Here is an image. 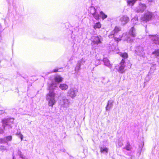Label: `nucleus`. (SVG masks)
Listing matches in <instances>:
<instances>
[{"label": "nucleus", "mask_w": 159, "mask_h": 159, "mask_svg": "<svg viewBox=\"0 0 159 159\" xmlns=\"http://www.w3.org/2000/svg\"><path fill=\"white\" fill-rule=\"evenodd\" d=\"M55 81L57 82H61L62 80L63 79L59 75L56 76L55 78Z\"/></svg>", "instance_id": "nucleus-18"}, {"label": "nucleus", "mask_w": 159, "mask_h": 159, "mask_svg": "<svg viewBox=\"0 0 159 159\" xmlns=\"http://www.w3.org/2000/svg\"><path fill=\"white\" fill-rule=\"evenodd\" d=\"M150 38L155 44H159V37L158 35H149Z\"/></svg>", "instance_id": "nucleus-13"}, {"label": "nucleus", "mask_w": 159, "mask_h": 159, "mask_svg": "<svg viewBox=\"0 0 159 159\" xmlns=\"http://www.w3.org/2000/svg\"><path fill=\"white\" fill-rule=\"evenodd\" d=\"M96 62H99V61L98 60H97V61H96Z\"/></svg>", "instance_id": "nucleus-42"}, {"label": "nucleus", "mask_w": 159, "mask_h": 159, "mask_svg": "<svg viewBox=\"0 0 159 159\" xmlns=\"http://www.w3.org/2000/svg\"><path fill=\"white\" fill-rule=\"evenodd\" d=\"M57 84L52 83L49 87V92L46 95V99L48 102V105L52 108L56 102L55 99V94L53 89H55L57 86Z\"/></svg>", "instance_id": "nucleus-1"}, {"label": "nucleus", "mask_w": 159, "mask_h": 159, "mask_svg": "<svg viewBox=\"0 0 159 159\" xmlns=\"http://www.w3.org/2000/svg\"><path fill=\"white\" fill-rule=\"evenodd\" d=\"M81 66L79 64H78L77 63L75 69V70L76 71H78L80 69Z\"/></svg>", "instance_id": "nucleus-27"}, {"label": "nucleus", "mask_w": 159, "mask_h": 159, "mask_svg": "<svg viewBox=\"0 0 159 159\" xmlns=\"http://www.w3.org/2000/svg\"><path fill=\"white\" fill-rule=\"evenodd\" d=\"M126 40L127 41V42L130 43L132 42L133 39L132 38H130L128 36L126 37Z\"/></svg>", "instance_id": "nucleus-26"}, {"label": "nucleus", "mask_w": 159, "mask_h": 159, "mask_svg": "<svg viewBox=\"0 0 159 159\" xmlns=\"http://www.w3.org/2000/svg\"><path fill=\"white\" fill-rule=\"evenodd\" d=\"M100 15L101 16L102 18L103 19L106 18L107 17V16L104 14L103 12L101 11L100 12Z\"/></svg>", "instance_id": "nucleus-25"}, {"label": "nucleus", "mask_w": 159, "mask_h": 159, "mask_svg": "<svg viewBox=\"0 0 159 159\" xmlns=\"http://www.w3.org/2000/svg\"><path fill=\"white\" fill-rule=\"evenodd\" d=\"M114 30L115 31V32L117 33L118 31H119L120 30V28H119L117 26H116L115 27V28Z\"/></svg>", "instance_id": "nucleus-31"}, {"label": "nucleus", "mask_w": 159, "mask_h": 159, "mask_svg": "<svg viewBox=\"0 0 159 159\" xmlns=\"http://www.w3.org/2000/svg\"><path fill=\"white\" fill-rule=\"evenodd\" d=\"M116 33L115 32V31L113 30V31H112L111 33V34L114 35H115V34Z\"/></svg>", "instance_id": "nucleus-35"}, {"label": "nucleus", "mask_w": 159, "mask_h": 159, "mask_svg": "<svg viewBox=\"0 0 159 159\" xmlns=\"http://www.w3.org/2000/svg\"><path fill=\"white\" fill-rule=\"evenodd\" d=\"M103 61L105 66L110 67L111 66V65L110 63L109 60L107 58H104L103 60Z\"/></svg>", "instance_id": "nucleus-16"}, {"label": "nucleus", "mask_w": 159, "mask_h": 159, "mask_svg": "<svg viewBox=\"0 0 159 159\" xmlns=\"http://www.w3.org/2000/svg\"><path fill=\"white\" fill-rule=\"evenodd\" d=\"M77 90L75 89L70 88L67 92V95L73 99L76 96Z\"/></svg>", "instance_id": "nucleus-4"}, {"label": "nucleus", "mask_w": 159, "mask_h": 159, "mask_svg": "<svg viewBox=\"0 0 159 159\" xmlns=\"http://www.w3.org/2000/svg\"><path fill=\"white\" fill-rule=\"evenodd\" d=\"M149 2H152L153 0H148Z\"/></svg>", "instance_id": "nucleus-41"}, {"label": "nucleus", "mask_w": 159, "mask_h": 159, "mask_svg": "<svg viewBox=\"0 0 159 159\" xmlns=\"http://www.w3.org/2000/svg\"><path fill=\"white\" fill-rule=\"evenodd\" d=\"M136 29L134 27L131 28L129 32V34L132 37L134 38L136 36Z\"/></svg>", "instance_id": "nucleus-12"}, {"label": "nucleus", "mask_w": 159, "mask_h": 159, "mask_svg": "<svg viewBox=\"0 0 159 159\" xmlns=\"http://www.w3.org/2000/svg\"><path fill=\"white\" fill-rule=\"evenodd\" d=\"M6 139L7 140L10 141L11 140L12 137L11 136H7L6 137Z\"/></svg>", "instance_id": "nucleus-32"}, {"label": "nucleus", "mask_w": 159, "mask_h": 159, "mask_svg": "<svg viewBox=\"0 0 159 159\" xmlns=\"http://www.w3.org/2000/svg\"><path fill=\"white\" fill-rule=\"evenodd\" d=\"M91 13L96 20H98L99 18V15L97 12V10L93 7H92L91 8Z\"/></svg>", "instance_id": "nucleus-9"}, {"label": "nucleus", "mask_w": 159, "mask_h": 159, "mask_svg": "<svg viewBox=\"0 0 159 159\" xmlns=\"http://www.w3.org/2000/svg\"><path fill=\"white\" fill-rule=\"evenodd\" d=\"M108 148H100V152L102 153H105V152H106L107 153L108 152Z\"/></svg>", "instance_id": "nucleus-21"}, {"label": "nucleus", "mask_w": 159, "mask_h": 159, "mask_svg": "<svg viewBox=\"0 0 159 159\" xmlns=\"http://www.w3.org/2000/svg\"><path fill=\"white\" fill-rule=\"evenodd\" d=\"M125 60L122 59L119 65V69L118 70V71L121 73L124 72L125 71Z\"/></svg>", "instance_id": "nucleus-8"}, {"label": "nucleus", "mask_w": 159, "mask_h": 159, "mask_svg": "<svg viewBox=\"0 0 159 159\" xmlns=\"http://www.w3.org/2000/svg\"><path fill=\"white\" fill-rule=\"evenodd\" d=\"M3 133V130L0 128V134H2Z\"/></svg>", "instance_id": "nucleus-38"}, {"label": "nucleus", "mask_w": 159, "mask_h": 159, "mask_svg": "<svg viewBox=\"0 0 159 159\" xmlns=\"http://www.w3.org/2000/svg\"><path fill=\"white\" fill-rule=\"evenodd\" d=\"M100 36H93L92 37V42L93 44L98 45L99 43H101V41Z\"/></svg>", "instance_id": "nucleus-7"}, {"label": "nucleus", "mask_w": 159, "mask_h": 159, "mask_svg": "<svg viewBox=\"0 0 159 159\" xmlns=\"http://www.w3.org/2000/svg\"><path fill=\"white\" fill-rule=\"evenodd\" d=\"M61 106L64 107H68L70 104L69 100L65 98H63L61 101Z\"/></svg>", "instance_id": "nucleus-10"}, {"label": "nucleus", "mask_w": 159, "mask_h": 159, "mask_svg": "<svg viewBox=\"0 0 159 159\" xmlns=\"http://www.w3.org/2000/svg\"><path fill=\"white\" fill-rule=\"evenodd\" d=\"M152 54L154 55L158 59L159 58V49L155 50L152 53Z\"/></svg>", "instance_id": "nucleus-19"}, {"label": "nucleus", "mask_w": 159, "mask_h": 159, "mask_svg": "<svg viewBox=\"0 0 159 159\" xmlns=\"http://www.w3.org/2000/svg\"><path fill=\"white\" fill-rule=\"evenodd\" d=\"M0 149L1 150H6L7 149L6 147L4 146L0 145Z\"/></svg>", "instance_id": "nucleus-29"}, {"label": "nucleus", "mask_w": 159, "mask_h": 159, "mask_svg": "<svg viewBox=\"0 0 159 159\" xmlns=\"http://www.w3.org/2000/svg\"><path fill=\"white\" fill-rule=\"evenodd\" d=\"M101 25L100 22L96 23L94 26V28L95 29H99L101 27Z\"/></svg>", "instance_id": "nucleus-22"}, {"label": "nucleus", "mask_w": 159, "mask_h": 159, "mask_svg": "<svg viewBox=\"0 0 159 159\" xmlns=\"http://www.w3.org/2000/svg\"><path fill=\"white\" fill-rule=\"evenodd\" d=\"M120 21L122 24L125 25L129 21V18L127 16H123L120 18Z\"/></svg>", "instance_id": "nucleus-11"}, {"label": "nucleus", "mask_w": 159, "mask_h": 159, "mask_svg": "<svg viewBox=\"0 0 159 159\" xmlns=\"http://www.w3.org/2000/svg\"><path fill=\"white\" fill-rule=\"evenodd\" d=\"M20 158H21L22 159H27V158L25 157H23V155L20 154Z\"/></svg>", "instance_id": "nucleus-36"}, {"label": "nucleus", "mask_w": 159, "mask_h": 159, "mask_svg": "<svg viewBox=\"0 0 159 159\" xmlns=\"http://www.w3.org/2000/svg\"><path fill=\"white\" fill-rule=\"evenodd\" d=\"M120 56L124 58H126L128 57V54L126 53H121Z\"/></svg>", "instance_id": "nucleus-24"}, {"label": "nucleus", "mask_w": 159, "mask_h": 159, "mask_svg": "<svg viewBox=\"0 0 159 159\" xmlns=\"http://www.w3.org/2000/svg\"><path fill=\"white\" fill-rule=\"evenodd\" d=\"M137 0H128L127 1V4L129 6H133L135 3V1Z\"/></svg>", "instance_id": "nucleus-20"}, {"label": "nucleus", "mask_w": 159, "mask_h": 159, "mask_svg": "<svg viewBox=\"0 0 159 159\" xmlns=\"http://www.w3.org/2000/svg\"><path fill=\"white\" fill-rule=\"evenodd\" d=\"M136 53L138 55L143 57L145 53L143 52V48L141 46H138L135 49Z\"/></svg>", "instance_id": "nucleus-5"}, {"label": "nucleus", "mask_w": 159, "mask_h": 159, "mask_svg": "<svg viewBox=\"0 0 159 159\" xmlns=\"http://www.w3.org/2000/svg\"><path fill=\"white\" fill-rule=\"evenodd\" d=\"M138 19L137 17H135L132 20V21L134 23L136 24V21L138 20Z\"/></svg>", "instance_id": "nucleus-30"}, {"label": "nucleus", "mask_w": 159, "mask_h": 159, "mask_svg": "<svg viewBox=\"0 0 159 159\" xmlns=\"http://www.w3.org/2000/svg\"><path fill=\"white\" fill-rule=\"evenodd\" d=\"M153 14L150 12H147L145 13L144 16L141 17V20L143 23L144 21H148L151 19L153 16Z\"/></svg>", "instance_id": "nucleus-3"}, {"label": "nucleus", "mask_w": 159, "mask_h": 159, "mask_svg": "<svg viewBox=\"0 0 159 159\" xmlns=\"http://www.w3.org/2000/svg\"><path fill=\"white\" fill-rule=\"evenodd\" d=\"M146 6L144 4L139 3V5L136 7L135 10L137 13L142 12L146 9Z\"/></svg>", "instance_id": "nucleus-6"}, {"label": "nucleus", "mask_w": 159, "mask_h": 159, "mask_svg": "<svg viewBox=\"0 0 159 159\" xmlns=\"http://www.w3.org/2000/svg\"><path fill=\"white\" fill-rule=\"evenodd\" d=\"M156 68V64H153L151 66L150 69V70L149 72V73L152 74L154 72V70H155Z\"/></svg>", "instance_id": "nucleus-17"}, {"label": "nucleus", "mask_w": 159, "mask_h": 159, "mask_svg": "<svg viewBox=\"0 0 159 159\" xmlns=\"http://www.w3.org/2000/svg\"><path fill=\"white\" fill-rule=\"evenodd\" d=\"M114 39L115 41H116L117 42H118L119 41L121 40V39H118V38H116V37L114 38Z\"/></svg>", "instance_id": "nucleus-34"}, {"label": "nucleus", "mask_w": 159, "mask_h": 159, "mask_svg": "<svg viewBox=\"0 0 159 159\" xmlns=\"http://www.w3.org/2000/svg\"><path fill=\"white\" fill-rule=\"evenodd\" d=\"M14 119L12 118L5 119L2 120V126L5 129V128L8 127V128H11V125L13 124Z\"/></svg>", "instance_id": "nucleus-2"}, {"label": "nucleus", "mask_w": 159, "mask_h": 159, "mask_svg": "<svg viewBox=\"0 0 159 159\" xmlns=\"http://www.w3.org/2000/svg\"><path fill=\"white\" fill-rule=\"evenodd\" d=\"M115 35L110 33V35H109L108 37L110 38H114Z\"/></svg>", "instance_id": "nucleus-33"}, {"label": "nucleus", "mask_w": 159, "mask_h": 159, "mask_svg": "<svg viewBox=\"0 0 159 159\" xmlns=\"http://www.w3.org/2000/svg\"><path fill=\"white\" fill-rule=\"evenodd\" d=\"M58 69H54V70H53L52 72H51V73H52V72H57L58 71Z\"/></svg>", "instance_id": "nucleus-37"}, {"label": "nucleus", "mask_w": 159, "mask_h": 159, "mask_svg": "<svg viewBox=\"0 0 159 159\" xmlns=\"http://www.w3.org/2000/svg\"><path fill=\"white\" fill-rule=\"evenodd\" d=\"M118 145L120 147H121L122 145L123 144L122 143H119Z\"/></svg>", "instance_id": "nucleus-40"}, {"label": "nucleus", "mask_w": 159, "mask_h": 159, "mask_svg": "<svg viewBox=\"0 0 159 159\" xmlns=\"http://www.w3.org/2000/svg\"><path fill=\"white\" fill-rule=\"evenodd\" d=\"M20 139H21V140H22V139H23V135L20 134Z\"/></svg>", "instance_id": "nucleus-39"}, {"label": "nucleus", "mask_w": 159, "mask_h": 159, "mask_svg": "<svg viewBox=\"0 0 159 159\" xmlns=\"http://www.w3.org/2000/svg\"><path fill=\"white\" fill-rule=\"evenodd\" d=\"M124 149H126L127 150H130L131 149L130 145L129 144H128L127 145H126L125 148H124Z\"/></svg>", "instance_id": "nucleus-28"}, {"label": "nucleus", "mask_w": 159, "mask_h": 159, "mask_svg": "<svg viewBox=\"0 0 159 159\" xmlns=\"http://www.w3.org/2000/svg\"><path fill=\"white\" fill-rule=\"evenodd\" d=\"M85 62V60L83 58H82L78 61L77 63L78 64L81 66Z\"/></svg>", "instance_id": "nucleus-23"}, {"label": "nucleus", "mask_w": 159, "mask_h": 159, "mask_svg": "<svg viewBox=\"0 0 159 159\" xmlns=\"http://www.w3.org/2000/svg\"><path fill=\"white\" fill-rule=\"evenodd\" d=\"M113 102L114 101L112 100H110L108 101L107 105L106 107V111H109L111 108L112 107Z\"/></svg>", "instance_id": "nucleus-14"}, {"label": "nucleus", "mask_w": 159, "mask_h": 159, "mask_svg": "<svg viewBox=\"0 0 159 159\" xmlns=\"http://www.w3.org/2000/svg\"><path fill=\"white\" fill-rule=\"evenodd\" d=\"M59 88L62 90H66L68 88V86L65 84H61L59 86Z\"/></svg>", "instance_id": "nucleus-15"}]
</instances>
